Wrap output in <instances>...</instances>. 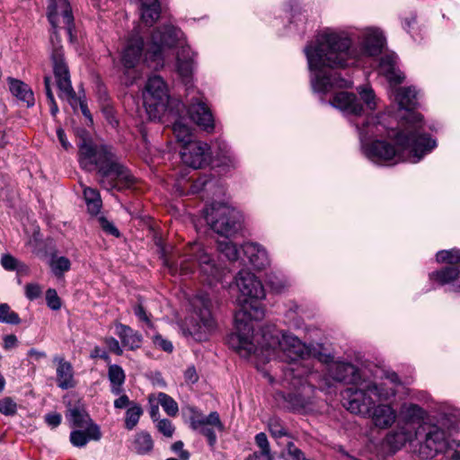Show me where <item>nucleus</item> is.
<instances>
[{"instance_id":"f257e3e1","label":"nucleus","mask_w":460,"mask_h":460,"mask_svg":"<svg viewBox=\"0 0 460 460\" xmlns=\"http://www.w3.org/2000/svg\"><path fill=\"white\" fill-rule=\"evenodd\" d=\"M411 124L408 129L397 130L391 115L382 113L367 117L361 126H357L360 136L365 137H385L395 141V146L385 140H375L364 146L366 156L378 164H395L404 162V153L412 156V162H419L437 146L436 140L423 131V116L410 114Z\"/></svg>"},{"instance_id":"f03ea898","label":"nucleus","mask_w":460,"mask_h":460,"mask_svg":"<svg viewBox=\"0 0 460 460\" xmlns=\"http://www.w3.org/2000/svg\"><path fill=\"white\" fill-rule=\"evenodd\" d=\"M309 68L315 72L312 85L315 92L327 93L332 88H349L351 82L338 73H325L323 68H343L354 65L357 60L351 50L349 38L335 32L318 35L314 45L305 49Z\"/></svg>"},{"instance_id":"7ed1b4c3","label":"nucleus","mask_w":460,"mask_h":460,"mask_svg":"<svg viewBox=\"0 0 460 460\" xmlns=\"http://www.w3.org/2000/svg\"><path fill=\"white\" fill-rule=\"evenodd\" d=\"M78 163L86 172H96L97 181L107 191H123L135 185L136 179L121 162L111 146L98 145L91 138L81 137Z\"/></svg>"},{"instance_id":"20e7f679","label":"nucleus","mask_w":460,"mask_h":460,"mask_svg":"<svg viewBox=\"0 0 460 460\" xmlns=\"http://www.w3.org/2000/svg\"><path fill=\"white\" fill-rule=\"evenodd\" d=\"M394 388H385L384 385H377L373 382L362 383L360 387H349L343 393L344 405L351 413L369 415L372 413L374 424L381 429H386L394 422L396 413L394 409L386 404L375 407L376 401L388 400L394 397Z\"/></svg>"},{"instance_id":"39448f33","label":"nucleus","mask_w":460,"mask_h":460,"mask_svg":"<svg viewBox=\"0 0 460 460\" xmlns=\"http://www.w3.org/2000/svg\"><path fill=\"white\" fill-rule=\"evenodd\" d=\"M276 346L279 349V358L283 363H286L281 367L286 380H292L293 377L300 380L309 374V367L300 362L309 355V350L296 336L284 332L281 333L280 339L276 337V340L267 345V350L271 348L274 349Z\"/></svg>"},{"instance_id":"423d86ee","label":"nucleus","mask_w":460,"mask_h":460,"mask_svg":"<svg viewBox=\"0 0 460 460\" xmlns=\"http://www.w3.org/2000/svg\"><path fill=\"white\" fill-rule=\"evenodd\" d=\"M172 274H176L178 271L180 275L187 276L199 269L200 272L207 277V282L212 285L215 281L220 279V270L216 265L215 261L211 255L204 249L200 243H190L185 248L182 258L180 261V266L174 263H169L166 261Z\"/></svg>"},{"instance_id":"0eeeda50","label":"nucleus","mask_w":460,"mask_h":460,"mask_svg":"<svg viewBox=\"0 0 460 460\" xmlns=\"http://www.w3.org/2000/svg\"><path fill=\"white\" fill-rule=\"evenodd\" d=\"M264 315L263 310L258 305H252L248 310L246 305L234 314L235 332L227 337V344L241 357L248 358L257 350L252 341V321L261 320Z\"/></svg>"},{"instance_id":"6e6552de","label":"nucleus","mask_w":460,"mask_h":460,"mask_svg":"<svg viewBox=\"0 0 460 460\" xmlns=\"http://www.w3.org/2000/svg\"><path fill=\"white\" fill-rule=\"evenodd\" d=\"M204 217L214 232L226 238L235 235L242 229V214L226 203H211L204 209Z\"/></svg>"},{"instance_id":"1a4fd4ad","label":"nucleus","mask_w":460,"mask_h":460,"mask_svg":"<svg viewBox=\"0 0 460 460\" xmlns=\"http://www.w3.org/2000/svg\"><path fill=\"white\" fill-rule=\"evenodd\" d=\"M182 34L181 29L171 24L155 29L151 34V42L146 52V58L155 62L156 66H163L164 49L175 47Z\"/></svg>"},{"instance_id":"9d476101","label":"nucleus","mask_w":460,"mask_h":460,"mask_svg":"<svg viewBox=\"0 0 460 460\" xmlns=\"http://www.w3.org/2000/svg\"><path fill=\"white\" fill-rule=\"evenodd\" d=\"M143 99L146 111L155 118L165 111L169 93L166 83L160 75H153L147 79Z\"/></svg>"},{"instance_id":"9b49d317","label":"nucleus","mask_w":460,"mask_h":460,"mask_svg":"<svg viewBox=\"0 0 460 460\" xmlns=\"http://www.w3.org/2000/svg\"><path fill=\"white\" fill-rule=\"evenodd\" d=\"M53 74L57 86L59 90V97L67 101L76 100V93L72 86L70 72L64 57V49L61 45L54 46L51 52Z\"/></svg>"},{"instance_id":"f8f14e48","label":"nucleus","mask_w":460,"mask_h":460,"mask_svg":"<svg viewBox=\"0 0 460 460\" xmlns=\"http://www.w3.org/2000/svg\"><path fill=\"white\" fill-rule=\"evenodd\" d=\"M417 440L422 449H427V457H434L447 447L445 430L435 424H424L417 428Z\"/></svg>"},{"instance_id":"ddd939ff","label":"nucleus","mask_w":460,"mask_h":460,"mask_svg":"<svg viewBox=\"0 0 460 460\" xmlns=\"http://www.w3.org/2000/svg\"><path fill=\"white\" fill-rule=\"evenodd\" d=\"M48 20L54 30L51 41H54V38L59 41L57 32L59 24H63L69 36L72 35L74 16L67 0H51L48 6Z\"/></svg>"},{"instance_id":"4468645a","label":"nucleus","mask_w":460,"mask_h":460,"mask_svg":"<svg viewBox=\"0 0 460 460\" xmlns=\"http://www.w3.org/2000/svg\"><path fill=\"white\" fill-rule=\"evenodd\" d=\"M188 112L191 119L207 131H212L215 128L213 115L203 102V96L194 89H188L187 93Z\"/></svg>"},{"instance_id":"2eb2a0df","label":"nucleus","mask_w":460,"mask_h":460,"mask_svg":"<svg viewBox=\"0 0 460 460\" xmlns=\"http://www.w3.org/2000/svg\"><path fill=\"white\" fill-rule=\"evenodd\" d=\"M210 148L207 143L194 141L181 147L180 154L181 161L188 166L198 169L208 164L210 161Z\"/></svg>"},{"instance_id":"dca6fc26","label":"nucleus","mask_w":460,"mask_h":460,"mask_svg":"<svg viewBox=\"0 0 460 460\" xmlns=\"http://www.w3.org/2000/svg\"><path fill=\"white\" fill-rule=\"evenodd\" d=\"M305 377L300 380L293 377L292 380H286L283 376V381L287 382L289 385L296 387L300 386L299 390L288 393L284 395V401L286 406L293 411H301L305 410L308 405L312 403L311 396L307 394L308 391H312V387L304 384Z\"/></svg>"},{"instance_id":"f3484780","label":"nucleus","mask_w":460,"mask_h":460,"mask_svg":"<svg viewBox=\"0 0 460 460\" xmlns=\"http://www.w3.org/2000/svg\"><path fill=\"white\" fill-rule=\"evenodd\" d=\"M235 282L240 293L246 298L258 300L265 296L261 282L254 274L248 270H240L235 278Z\"/></svg>"},{"instance_id":"a211bd4d","label":"nucleus","mask_w":460,"mask_h":460,"mask_svg":"<svg viewBox=\"0 0 460 460\" xmlns=\"http://www.w3.org/2000/svg\"><path fill=\"white\" fill-rule=\"evenodd\" d=\"M395 100L401 109L406 111V115L402 118V128L408 129L411 121H410V114L419 112L413 110L418 105L417 91L414 87H400L396 90Z\"/></svg>"},{"instance_id":"6ab92c4d","label":"nucleus","mask_w":460,"mask_h":460,"mask_svg":"<svg viewBox=\"0 0 460 460\" xmlns=\"http://www.w3.org/2000/svg\"><path fill=\"white\" fill-rule=\"evenodd\" d=\"M429 279L438 286H448L450 291L460 289V270L455 266H446L429 274Z\"/></svg>"},{"instance_id":"aec40b11","label":"nucleus","mask_w":460,"mask_h":460,"mask_svg":"<svg viewBox=\"0 0 460 460\" xmlns=\"http://www.w3.org/2000/svg\"><path fill=\"white\" fill-rule=\"evenodd\" d=\"M427 411L416 403H403L399 411V423L408 428L417 429L420 426L428 424L424 422Z\"/></svg>"},{"instance_id":"412c9836","label":"nucleus","mask_w":460,"mask_h":460,"mask_svg":"<svg viewBox=\"0 0 460 460\" xmlns=\"http://www.w3.org/2000/svg\"><path fill=\"white\" fill-rule=\"evenodd\" d=\"M418 433L414 428H408L398 423L395 429L390 431L385 438L387 445L394 450L401 449L406 443L417 440Z\"/></svg>"},{"instance_id":"4be33fe9","label":"nucleus","mask_w":460,"mask_h":460,"mask_svg":"<svg viewBox=\"0 0 460 460\" xmlns=\"http://www.w3.org/2000/svg\"><path fill=\"white\" fill-rule=\"evenodd\" d=\"M331 104L348 114L352 115H360L363 111V106L357 95L352 93L348 92H340L337 93L332 100L331 101Z\"/></svg>"},{"instance_id":"5701e85b","label":"nucleus","mask_w":460,"mask_h":460,"mask_svg":"<svg viewBox=\"0 0 460 460\" xmlns=\"http://www.w3.org/2000/svg\"><path fill=\"white\" fill-rule=\"evenodd\" d=\"M194 53L189 46H182L177 52L176 69L178 75L182 78L185 84H188L193 73Z\"/></svg>"},{"instance_id":"b1692460","label":"nucleus","mask_w":460,"mask_h":460,"mask_svg":"<svg viewBox=\"0 0 460 460\" xmlns=\"http://www.w3.org/2000/svg\"><path fill=\"white\" fill-rule=\"evenodd\" d=\"M242 250L254 269L261 270L270 264L268 253L261 244L245 243Z\"/></svg>"},{"instance_id":"393cba45","label":"nucleus","mask_w":460,"mask_h":460,"mask_svg":"<svg viewBox=\"0 0 460 460\" xmlns=\"http://www.w3.org/2000/svg\"><path fill=\"white\" fill-rule=\"evenodd\" d=\"M54 362L58 363L56 374H57V385L63 390L74 388L76 382L74 377V368L70 362L65 360L62 357L56 356Z\"/></svg>"},{"instance_id":"a878e982","label":"nucleus","mask_w":460,"mask_h":460,"mask_svg":"<svg viewBox=\"0 0 460 460\" xmlns=\"http://www.w3.org/2000/svg\"><path fill=\"white\" fill-rule=\"evenodd\" d=\"M144 48V40L140 36L129 39L122 54V64L126 68H133L138 63Z\"/></svg>"},{"instance_id":"bb28decb","label":"nucleus","mask_w":460,"mask_h":460,"mask_svg":"<svg viewBox=\"0 0 460 460\" xmlns=\"http://www.w3.org/2000/svg\"><path fill=\"white\" fill-rule=\"evenodd\" d=\"M102 438L100 427L91 423L85 430H73L70 433V442L74 447H84L90 440L98 441Z\"/></svg>"},{"instance_id":"cd10ccee","label":"nucleus","mask_w":460,"mask_h":460,"mask_svg":"<svg viewBox=\"0 0 460 460\" xmlns=\"http://www.w3.org/2000/svg\"><path fill=\"white\" fill-rule=\"evenodd\" d=\"M332 377L346 384H355L359 378L358 369L350 363H335L331 368Z\"/></svg>"},{"instance_id":"c85d7f7f","label":"nucleus","mask_w":460,"mask_h":460,"mask_svg":"<svg viewBox=\"0 0 460 460\" xmlns=\"http://www.w3.org/2000/svg\"><path fill=\"white\" fill-rule=\"evenodd\" d=\"M8 85L11 93L19 101L25 102L27 107H32L35 103V98L31 88L24 82L8 77Z\"/></svg>"},{"instance_id":"c756f323","label":"nucleus","mask_w":460,"mask_h":460,"mask_svg":"<svg viewBox=\"0 0 460 460\" xmlns=\"http://www.w3.org/2000/svg\"><path fill=\"white\" fill-rule=\"evenodd\" d=\"M115 332L120 339L124 347L131 350L140 348L142 344V335L138 332L119 323L115 325Z\"/></svg>"},{"instance_id":"7c9ffc66","label":"nucleus","mask_w":460,"mask_h":460,"mask_svg":"<svg viewBox=\"0 0 460 460\" xmlns=\"http://www.w3.org/2000/svg\"><path fill=\"white\" fill-rule=\"evenodd\" d=\"M191 415L190 416V427L194 430L199 428L210 425L217 428L219 430L224 429V425L220 420L219 414L217 411H212L208 416H204L200 411L191 409Z\"/></svg>"},{"instance_id":"2f4dec72","label":"nucleus","mask_w":460,"mask_h":460,"mask_svg":"<svg viewBox=\"0 0 460 460\" xmlns=\"http://www.w3.org/2000/svg\"><path fill=\"white\" fill-rule=\"evenodd\" d=\"M385 39L382 31L369 30L364 39V50L367 56H377L382 52Z\"/></svg>"},{"instance_id":"473e14b6","label":"nucleus","mask_w":460,"mask_h":460,"mask_svg":"<svg viewBox=\"0 0 460 460\" xmlns=\"http://www.w3.org/2000/svg\"><path fill=\"white\" fill-rule=\"evenodd\" d=\"M141 20L152 26L160 17L161 5L158 0H141Z\"/></svg>"},{"instance_id":"72a5a7b5","label":"nucleus","mask_w":460,"mask_h":460,"mask_svg":"<svg viewBox=\"0 0 460 460\" xmlns=\"http://www.w3.org/2000/svg\"><path fill=\"white\" fill-rule=\"evenodd\" d=\"M108 378L111 382V392L119 395L122 392V385L126 379V375L122 367L117 364L109 366Z\"/></svg>"},{"instance_id":"f704fd0d","label":"nucleus","mask_w":460,"mask_h":460,"mask_svg":"<svg viewBox=\"0 0 460 460\" xmlns=\"http://www.w3.org/2000/svg\"><path fill=\"white\" fill-rule=\"evenodd\" d=\"M84 198L88 211L93 215H97L102 208V199L96 189L86 187L84 189Z\"/></svg>"},{"instance_id":"c9c22d12","label":"nucleus","mask_w":460,"mask_h":460,"mask_svg":"<svg viewBox=\"0 0 460 460\" xmlns=\"http://www.w3.org/2000/svg\"><path fill=\"white\" fill-rule=\"evenodd\" d=\"M133 445L137 454L146 455L153 450L154 441L148 432L141 431L136 434Z\"/></svg>"},{"instance_id":"e433bc0d","label":"nucleus","mask_w":460,"mask_h":460,"mask_svg":"<svg viewBox=\"0 0 460 460\" xmlns=\"http://www.w3.org/2000/svg\"><path fill=\"white\" fill-rule=\"evenodd\" d=\"M172 131L177 141L181 144V147H184L190 143H194L195 141L193 140L190 128L181 120H177L173 123Z\"/></svg>"},{"instance_id":"4c0bfd02","label":"nucleus","mask_w":460,"mask_h":460,"mask_svg":"<svg viewBox=\"0 0 460 460\" xmlns=\"http://www.w3.org/2000/svg\"><path fill=\"white\" fill-rule=\"evenodd\" d=\"M216 156L222 165L235 168L238 165V160L232 150L225 143L218 144V151Z\"/></svg>"},{"instance_id":"58836bf2","label":"nucleus","mask_w":460,"mask_h":460,"mask_svg":"<svg viewBox=\"0 0 460 460\" xmlns=\"http://www.w3.org/2000/svg\"><path fill=\"white\" fill-rule=\"evenodd\" d=\"M217 181L211 175H202L197 178L190 185V192L192 194L210 190L217 186Z\"/></svg>"},{"instance_id":"ea45409f","label":"nucleus","mask_w":460,"mask_h":460,"mask_svg":"<svg viewBox=\"0 0 460 460\" xmlns=\"http://www.w3.org/2000/svg\"><path fill=\"white\" fill-rule=\"evenodd\" d=\"M0 263L2 267L8 271L17 270L18 272H27L29 267L16 259L10 253H4L1 256Z\"/></svg>"},{"instance_id":"a19ab883","label":"nucleus","mask_w":460,"mask_h":460,"mask_svg":"<svg viewBox=\"0 0 460 460\" xmlns=\"http://www.w3.org/2000/svg\"><path fill=\"white\" fill-rule=\"evenodd\" d=\"M51 271L57 278H62L64 273L68 271L71 268V261L65 256H52L49 261Z\"/></svg>"},{"instance_id":"79ce46f5","label":"nucleus","mask_w":460,"mask_h":460,"mask_svg":"<svg viewBox=\"0 0 460 460\" xmlns=\"http://www.w3.org/2000/svg\"><path fill=\"white\" fill-rule=\"evenodd\" d=\"M143 414V409L137 403H131L126 411L125 416V428L128 430H132L139 421L141 415Z\"/></svg>"},{"instance_id":"37998d69","label":"nucleus","mask_w":460,"mask_h":460,"mask_svg":"<svg viewBox=\"0 0 460 460\" xmlns=\"http://www.w3.org/2000/svg\"><path fill=\"white\" fill-rule=\"evenodd\" d=\"M158 404H160L167 415L174 417L179 411L178 403L170 395L164 393H158L157 394Z\"/></svg>"},{"instance_id":"c03bdc74","label":"nucleus","mask_w":460,"mask_h":460,"mask_svg":"<svg viewBox=\"0 0 460 460\" xmlns=\"http://www.w3.org/2000/svg\"><path fill=\"white\" fill-rule=\"evenodd\" d=\"M69 419L73 426L77 428L86 429L91 423H93L89 414L79 408L70 410Z\"/></svg>"},{"instance_id":"a18cd8bd","label":"nucleus","mask_w":460,"mask_h":460,"mask_svg":"<svg viewBox=\"0 0 460 460\" xmlns=\"http://www.w3.org/2000/svg\"><path fill=\"white\" fill-rule=\"evenodd\" d=\"M436 260L440 263L456 264L460 262V249L439 251L436 254Z\"/></svg>"},{"instance_id":"49530a36","label":"nucleus","mask_w":460,"mask_h":460,"mask_svg":"<svg viewBox=\"0 0 460 460\" xmlns=\"http://www.w3.org/2000/svg\"><path fill=\"white\" fill-rule=\"evenodd\" d=\"M0 323L17 325L21 323V318L8 304L3 303L0 304Z\"/></svg>"},{"instance_id":"de8ad7c7","label":"nucleus","mask_w":460,"mask_h":460,"mask_svg":"<svg viewBox=\"0 0 460 460\" xmlns=\"http://www.w3.org/2000/svg\"><path fill=\"white\" fill-rule=\"evenodd\" d=\"M288 5L290 13V22L297 25L299 22H305L306 21L305 11L303 10L297 0H288Z\"/></svg>"},{"instance_id":"09e8293b","label":"nucleus","mask_w":460,"mask_h":460,"mask_svg":"<svg viewBox=\"0 0 460 460\" xmlns=\"http://www.w3.org/2000/svg\"><path fill=\"white\" fill-rule=\"evenodd\" d=\"M218 250L231 261H235L239 258V249L230 241L219 242Z\"/></svg>"},{"instance_id":"8fccbe9b","label":"nucleus","mask_w":460,"mask_h":460,"mask_svg":"<svg viewBox=\"0 0 460 460\" xmlns=\"http://www.w3.org/2000/svg\"><path fill=\"white\" fill-rule=\"evenodd\" d=\"M269 430L273 438H279L288 436L287 429L282 424L281 420L277 417H272L268 422Z\"/></svg>"},{"instance_id":"3c124183","label":"nucleus","mask_w":460,"mask_h":460,"mask_svg":"<svg viewBox=\"0 0 460 460\" xmlns=\"http://www.w3.org/2000/svg\"><path fill=\"white\" fill-rule=\"evenodd\" d=\"M199 322L201 323L199 328H204V332H210L211 331H213L215 329V327H216L215 320H214L210 311L207 307H204L203 309H201L199 311Z\"/></svg>"},{"instance_id":"603ef678","label":"nucleus","mask_w":460,"mask_h":460,"mask_svg":"<svg viewBox=\"0 0 460 460\" xmlns=\"http://www.w3.org/2000/svg\"><path fill=\"white\" fill-rule=\"evenodd\" d=\"M396 67V58L391 55H385L381 58L379 69L385 76H391V71Z\"/></svg>"},{"instance_id":"864d4df0","label":"nucleus","mask_w":460,"mask_h":460,"mask_svg":"<svg viewBox=\"0 0 460 460\" xmlns=\"http://www.w3.org/2000/svg\"><path fill=\"white\" fill-rule=\"evenodd\" d=\"M0 412L5 416H13L17 412V404L11 397L0 400Z\"/></svg>"},{"instance_id":"5fc2aeb1","label":"nucleus","mask_w":460,"mask_h":460,"mask_svg":"<svg viewBox=\"0 0 460 460\" xmlns=\"http://www.w3.org/2000/svg\"><path fill=\"white\" fill-rule=\"evenodd\" d=\"M358 93L361 97V99L364 101V102L367 104V106L370 110H374L376 108V102H375V93L371 88L368 87H359Z\"/></svg>"},{"instance_id":"6e6d98bb","label":"nucleus","mask_w":460,"mask_h":460,"mask_svg":"<svg viewBox=\"0 0 460 460\" xmlns=\"http://www.w3.org/2000/svg\"><path fill=\"white\" fill-rule=\"evenodd\" d=\"M48 306L52 310H58L61 307V301L55 289L49 288L46 292Z\"/></svg>"},{"instance_id":"4d7b16f0","label":"nucleus","mask_w":460,"mask_h":460,"mask_svg":"<svg viewBox=\"0 0 460 460\" xmlns=\"http://www.w3.org/2000/svg\"><path fill=\"white\" fill-rule=\"evenodd\" d=\"M156 428L159 432L167 438L172 437L174 433V427L172 421L168 419H162L157 420Z\"/></svg>"},{"instance_id":"13d9d810","label":"nucleus","mask_w":460,"mask_h":460,"mask_svg":"<svg viewBox=\"0 0 460 460\" xmlns=\"http://www.w3.org/2000/svg\"><path fill=\"white\" fill-rule=\"evenodd\" d=\"M98 221H99L101 228L106 234H111L115 237L119 236V231L118 230V228L114 226V224L112 222L109 221L106 217H100L98 218Z\"/></svg>"},{"instance_id":"bf43d9fd","label":"nucleus","mask_w":460,"mask_h":460,"mask_svg":"<svg viewBox=\"0 0 460 460\" xmlns=\"http://www.w3.org/2000/svg\"><path fill=\"white\" fill-rule=\"evenodd\" d=\"M133 311L139 321L146 323L148 327H153V323L150 320L149 314L146 313L141 302L134 305Z\"/></svg>"},{"instance_id":"052dcab7","label":"nucleus","mask_w":460,"mask_h":460,"mask_svg":"<svg viewBox=\"0 0 460 460\" xmlns=\"http://www.w3.org/2000/svg\"><path fill=\"white\" fill-rule=\"evenodd\" d=\"M41 288L39 284L29 283L25 286V296L29 300H35L41 295Z\"/></svg>"},{"instance_id":"680f3d73","label":"nucleus","mask_w":460,"mask_h":460,"mask_svg":"<svg viewBox=\"0 0 460 460\" xmlns=\"http://www.w3.org/2000/svg\"><path fill=\"white\" fill-rule=\"evenodd\" d=\"M153 342L156 347L165 352H172L173 349L172 343L170 341L164 339L160 334H156L153 337Z\"/></svg>"},{"instance_id":"e2e57ef3","label":"nucleus","mask_w":460,"mask_h":460,"mask_svg":"<svg viewBox=\"0 0 460 460\" xmlns=\"http://www.w3.org/2000/svg\"><path fill=\"white\" fill-rule=\"evenodd\" d=\"M255 443L260 447L261 451L265 453H270V443L265 433H258L255 436Z\"/></svg>"},{"instance_id":"0e129e2a","label":"nucleus","mask_w":460,"mask_h":460,"mask_svg":"<svg viewBox=\"0 0 460 460\" xmlns=\"http://www.w3.org/2000/svg\"><path fill=\"white\" fill-rule=\"evenodd\" d=\"M208 425L199 428L198 430L205 436L208 439V445L213 447L217 442V435L212 428L208 427Z\"/></svg>"},{"instance_id":"69168bd1","label":"nucleus","mask_w":460,"mask_h":460,"mask_svg":"<svg viewBox=\"0 0 460 460\" xmlns=\"http://www.w3.org/2000/svg\"><path fill=\"white\" fill-rule=\"evenodd\" d=\"M391 76H385L387 81L391 84H400L403 82L404 75L397 68V66L391 71Z\"/></svg>"},{"instance_id":"338daca9","label":"nucleus","mask_w":460,"mask_h":460,"mask_svg":"<svg viewBox=\"0 0 460 460\" xmlns=\"http://www.w3.org/2000/svg\"><path fill=\"white\" fill-rule=\"evenodd\" d=\"M62 417L58 412L49 413L45 416L46 423L51 428H57L61 423Z\"/></svg>"},{"instance_id":"774afa93","label":"nucleus","mask_w":460,"mask_h":460,"mask_svg":"<svg viewBox=\"0 0 460 460\" xmlns=\"http://www.w3.org/2000/svg\"><path fill=\"white\" fill-rule=\"evenodd\" d=\"M273 457L271 456V453H265L262 451L259 452H253L252 454L249 455L247 457V460H272Z\"/></svg>"}]
</instances>
